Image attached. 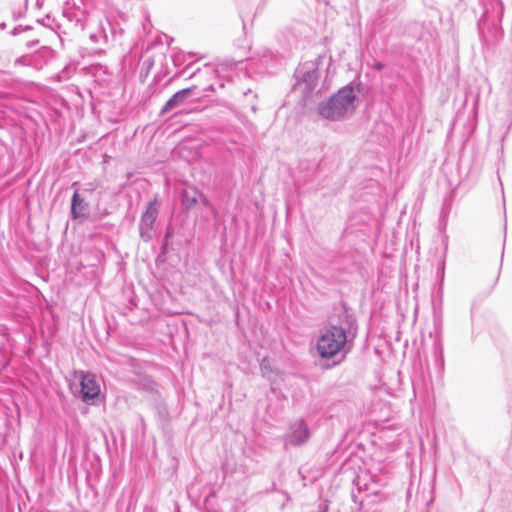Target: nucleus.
I'll return each mask as SVG.
<instances>
[{
  "instance_id": "nucleus-1",
  "label": "nucleus",
  "mask_w": 512,
  "mask_h": 512,
  "mask_svg": "<svg viewBox=\"0 0 512 512\" xmlns=\"http://www.w3.org/2000/svg\"><path fill=\"white\" fill-rule=\"evenodd\" d=\"M356 95L352 87L340 89L328 101L322 103L319 108L321 116L331 120H337L352 113L356 107Z\"/></svg>"
},
{
  "instance_id": "nucleus-2",
  "label": "nucleus",
  "mask_w": 512,
  "mask_h": 512,
  "mask_svg": "<svg viewBox=\"0 0 512 512\" xmlns=\"http://www.w3.org/2000/svg\"><path fill=\"white\" fill-rule=\"evenodd\" d=\"M346 343V332L337 326L327 329L317 341V351L322 358L329 359L337 355Z\"/></svg>"
},
{
  "instance_id": "nucleus-3",
  "label": "nucleus",
  "mask_w": 512,
  "mask_h": 512,
  "mask_svg": "<svg viewBox=\"0 0 512 512\" xmlns=\"http://www.w3.org/2000/svg\"><path fill=\"white\" fill-rule=\"evenodd\" d=\"M80 380V396L85 403H91L98 398L101 388L94 374L80 371L78 373Z\"/></svg>"
},
{
  "instance_id": "nucleus-4",
  "label": "nucleus",
  "mask_w": 512,
  "mask_h": 512,
  "mask_svg": "<svg viewBox=\"0 0 512 512\" xmlns=\"http://www.w3.org/2000/svg\"><path fill=\"white\" fill-rule=\"evenodd\" d=\"M71 213L73 218L84 217L88 214V204L77 192L72 197Z\"/></svg>"
},
{
  "instance_id": "nucleus-5",
  "label": "nucleus",
  "mask_w": 512,
  "mask_h": 512,
  "mask_svg": "<svg viewBox=\"0 0 512 512\" xmlns=\"http://www.w3.org/2000/svg\"><path fill=\"white\" fill-rule=\"evenodd\" d=\"M199 197L205 204H208V200L199 191L187 189L183 192L182 203L186 208H192L197 204Z\"/></svg>"
},
{
  "instance_id": "nucleus-6",
  "label": "nucleus",
  "mask_w": 512,
  "mask_h": 512,
  "mask_svg": "<svg viewBox=\"0 0 512 512\" xmlns=\"http://www.w3.org/2000/svg\"><path fill=\"white\" fill-rule=\"evenodd\" d=\"M309 438V430L305 423L299 422L295 425V430L291 436V442L300 445Z\"/></svg>"
},
{
  "instance_id": "nucleus-7",
  "label": "nucleus",
  "mask_w": 512,
  "mask_h": 512,
  "mask_svg": "<svg viewBox=\"0 0 512 512\" xmlns=\"http://www.w3.org/2000/svg\"><path fill=\"white\" fill-rule=\"evenodd\" d=\"M191 93L190 88H185L183 90H180L176 92L165 104L163 107V112H167L171 110L172 108L178 106L181 104Z\"/></svg>"
},
{
  "instance_id": "nucleus-8",
  "label": "nucleus",
  "mask_w": 512,
  "mask_h": 512,
  "mask_svg": "<svg viewBox=\"0 0 512 512\" xmlns=\"http://www.w3.org/2000/svg\"><path fill=\"white\" fill-rule=\"evenodd\" d=\"M157 215H158V202L156 199H154L153 201H151L148 204V207L142 216V220L144 223L151 225L155 221Z\"/></svg>"
}]
</instances>
